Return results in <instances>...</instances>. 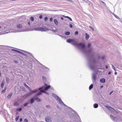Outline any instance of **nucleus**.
Wrapping results in <instances>:
<instances>
[{"label":"nucleus","mask_w":122,"mask_h":122,"mask_svg":"<svg viewBox=\"0 0 122 122\" xmlns=\"http://www.w3.org/2000/svg\"><path fill=\"white\" fill-rule=\"evenodd\" d=\"M45 86H46L45 87H42L39 89L40 92L44 93L45 92L44 91H46L51 88V86L50 85L47 86V84H45Z\"/></svg>","instance_id":"1"},{"label":"nucleus","mask_w":122,"mask_h":122,"mask_svg":"<svg viewBox=\"0 0 122 122\" xmlns=\"http://www.w3.org/2000/svg\"><path fill=\"white\" fill-rule=\"evenodd\" d=\"M78 46H77L80 47L82 48H84L85 46V45L84 44L81 43L78 44Z\"/></svg>","instance_id":"2"},{"label":"nucleus","mask_w":122,"mask_h":122,"mask_svg":"<svg viewBox=\"0 0 122 122\" xmlns=\"http://www.w3.org/2000/svg\"><path fill=\"white\" fill-rule=\"evenodd\" d=\"M45 121L47 122H51V118L48 117H46L45 118Z\"/></svg>","instance_id":"3"},{"label":"nucleus","mask_w":122,"mask_h":122,"mask_svg":"<svg viewBox=\"0 0 122 122\" xmlns=\"http://www.w3.org/2000/svg\"><path fill=\"white\" fill-rule=\"evenodd\" d=\"M36 30H38L41 31H44L45 30V28L41 27H39L36 28Z\"/></svg>","instance_id":"4"},{"label":"nucleus","mask_w":122,"mask_h":122,"mask_svg":"<svg viewBox=\"0 0 122 122\" xmlns=\"http://www.w3.org/2000/svg\"><path fill=\"white\" fill-rule=\"evenodd\" d=\"M27 88H28L29 90L30 91H31V92L32 93H35L36 92H37V90H36L34 91H32L30 90L31 89L30 88L29 86H28L27 85L26 86H25Z\"/></svg>","instance_id":"5"},{"label":"nucleus","mask_w":122,"mask_h":122,"mask_svg":"<svg viewBox=\"0 0 122 122\" xmlns=\"http://www.w3.org/2000/svg\"><path fill=\"white\" fill-rule=\"evenodd\" d=\"M71 44L72 45L76 46H78V44H77V42L74 40H73V41H72Z\"/></svg>","instance_id":"6"},{"label":"nucleus","mask_w":122,"mask_h":122,"mask_svg":"<svg viewBox=\"0 0 122 122\" xmlns=\"http://www.w3.org/2000/svg\"><path fill=\"white\" fill-rule=\"evenodd\" d=\"M100 82L102 83H104L105 82V79L104 78H102L100 80Z\"/></svg>","instance_id":"7"},{"label":"nucleus","mask_w":122,"mask_h":122,"mask_svg":"<svg viewBox=\"0 0 122 122\" xmlns=\"http://www.w3.org/2000/svg\"><path fill=\"white\" fill-rule=\"evenodd\" d=\"M54 22L56 25H58L59 24V22L57 21V20L56 19H55L54 20Z\"/></svg>","instance_id":"8"},{"label":"nucleus","mask_w":122,"mask_h":122,"mask_svg":"<svg viewBox=\"0 0 122 122\" xmlns=\"http://www.w3.org/2000/svg\"><path fill=\"white\" fill-rule=\"evenodd\" d=\"M73 41V39H69L67 40L66 41L68 43H72V41Z\"/></svg>","instance_id":"9"},{"label":"nucleus","mask_w":122,"mask_h":122,"mask_svg":"<svg viewBox=\"0 0 122 122\" xmlns=\"http://www.w3.org/2000/svg\"><path fill=\"white\" fill-rule=\"evenodd\" d=\"M17 27L18 28H21L22 27V25L19 24L17 25Z\"/></svg>","instance_id":"10"},{"label":"nucleus","mask_w":122,"mask_h":122,"mask_svg":"<svg viewBox=\"0 0 122 122\" xmlns=\"http://www.w3.org/2000/svg\"><path fill=\"white\" fill-rule=\"evenodd\" d=\"M85 34H86V37H85L86 39V40H88L89 38V36L86 33Z\"/></svg>","instance_id":"11"},{"label":"nucleus","mask_w":122,"mask_h":122,"mask_svg":"<svg viewBox=\"0 0 122 122\" xmlns=\"http://www.w3.org/2000/svg\"><path fill=\"white\" fill-rule=\"evenodd\" d=\"M93 106L94 108H97L98 106V105L96 103H95L94 104Z\"/></svg>","instance_id":"12"},{"label":"nucleus","mask_w":122,"mask_h":122,"mask_svg":"<svg viewBox=\"0 0 122 122\" xmlns=\"http://www.w3.org/2000/svg\"><path fill=\"white\" fill-rule=\"evenodd\" d=\"M12 50L13 51H15L16 52H17V53H21V54H23V53H22L20 52V51H17V50H15L12 49Z\"/></svg>","instance_id":"13"},{"label":"nucleus","mask_w":122,"mask_h":122,"mask_svg":"<svg viewBox=\"0 0 122 122\" xmlns=\"http://www.w3.org/2000/svg\"><path fill=\"white\" fill-rule=\"evenodd\" d=\"M4 82L3 81H2L1 83V88H3L4 86Z\"/></svg>","instance_id":"14"},{"label":"nucleus","mask_w":122,"mask_h":122,"mask_svg":"<svg viewBox=\"0 0 122 122\" xmlns=\"http://www.w3.org/2000/svg\"><path fill=\"white\" fill-rule=\"evenodd\" d=\"M93 87V85L92 84H91L89 86V89L90 90H91Z\"/></svg>","instance_id":"15"},{"label":"nucleus","mask_w":122,"mask_h":122,"mask_svg":"<svg viewBox=\"0 0 122 122\" xmlns=\"http://www.w3.org/2000/svg\"><path fill=\"white\" fill-rule=\"evenodd\" d=\"M12 95V93H10V94L8 96L7 98H10Z\"/></svg>","instance_id":"16"},{"label":"nucleus","mask_w":122,"mask_h":122,"mask_svg":"<svg viewBox=\"0 0 122 122\" xmlns=\"http://www.w3.org/2000/svg\"><path fill=\"white\" fill-rule=\"evenodd\" d=\"M35 100L38 102H39L41 101V100L38 97L36 98Z\"/></svg>","instance_id":"17"},{"label":"nucleus","mask_w":122,"mask_h":122,"mask_svg":"<svg viewBox=\"0 0 122 122\" xmlns=\"http://www.w3.org/2000/svg\"><path fill=\"white\" fill-rule=\"evenodd\" d=\"M30 102L31 104L32 103L34 102V100L33 98H31L30 100Z\"/></svg>","instance_id":"18"},{"label":"nucleus","mask_w":122,"mask_h":122,"mask_svg":"<svg viewBox=\"0 0 122 122\" xmlns=\"http://www.w3.org/2000/svg\"><path fill=\"white\" fill-rule=\"evenodd\" d=\"M19 105V104L17 102H15L14 104V106H18Z\"/></svg>","instance_id":"19"},{"label":"nucleus","mask_w":122,"mask_h":122,"mask_svg":"<svg viewBox=\"0 0 122 122\" xmlns=\"http://www.w3.org/2000/svg\"><path fill=\"white\" fill-rule=\"evenodd\" d=\"M64 17L65 18H67L69 19L70 20L72 21V20L71 19V18H70V17L68 16H65Z\"/></svg>","instance_id":"20"},{"label":"nucleus","mask_w":122,"mask_h":122,"mask_svg":"<svg viewBox=\"0 0 122 122\" xmlns=\"http://www.w3.org/2000/svg\"><path fill=\"white\" fill-rule=\"evenodd\" d=\"M30 19L32 21H33L34 20V18L32 17H31L30 18Z\"/></svg>","instance_id":"21"},{"label":"nucleus","mask_w":122,"mask_h":122,"mask_svg":"<svg viewBox=\"0 0 122 122\" xmlns=\"http://www.w3.org/2000/svg\"><path fill=\"white\" fill-rule=\"evenodd\" d=\"M70 33L69 31H67L66 32L65 34L66 35H69L70 34Z\"/></svg>","instance_id":"22"},{"label":"nucleus","mask_w":122,"mask_h":122,"mask_svg":"<svg viewBox=\"0 0 122 122\" xmlns=\"http://www.w3.org/2000/svg\"><path fill=\"white\" fill-rule=\"evenodd\" d=\"M6 90V88H5L1 92V93H4L5 92Z\"/></svg>","instance_id":"23"},{"label":"nucleus","mask_w":122,"mask_h":122,"mask_svg":"<svg viewBox=\"0 0 122 122\" xmlns=\"http://www.w3.org/2000/svg\"><path fill=\"white\" fill-rule=\"evenodd\" d=\"M22 110V109L21 108H19L17 109H16V110H17V111L18 110V111H21Z\"/></svg>","instance_id":"24"},{"label":"nucleus","mask_w":122,"mask_h":122,"mask_svg":"<svg viewBox=\"0 0 122 122\" xmlns=\"http://www.w3.org/2000/svg\"><path fill=\"white\" fill-rule=\"evenodd\" d=\"M89 27H90V28H91L92 29V30L93 31L94 30V28H93V27H92V26H89Z\"/></svg>","instance_id":"25"},{"label":"nucleus","mask_w":122,"mask_h":122,"mask_svg":"<svg viewBox=\"0 0 122 122\" xmlns=\"http://www.w3.org/2000/svg\"><path fill=\"white\" fill-rule=\"evenodd\" d=\"M28 104V103H26L24 104V106H25V107L26 106H27Z\"/></svg>","instance_id":"26"},{"label":"nucleus","mask_w":122,"mask_h":122,"mask_svg":"<svg viewBox=\"0 0 122 122\" xmlns=\"http://www.w3.org/2000/svg\"><path fill=\"white\" fill-rule=\"evenodd\" d=\"M115 16L117 19H119V17L117 15H114Z\"/></svg>","instance_id":"27"},{"label":"nucleus","mask_w":122,"mask_h":122,"mask_svg":"<svg viewBox=\"0 0 122 122\" xmlns=\"http://www.w3.org/2000/svg\"><path fill=\"white\" fill-rule=\"evenodd\" d=\"M53 21V18L52 17H51L50 18V22H51Z\"/></svg>","instance_id":"28"},{"label":"nucleus","mask_w":122,"mask_h":122,"mask_svg":"<svg viewBox=\"0 0 122 122\" xmlns=\"http://www.w3.org/2000/svg\"><path fill=\"white\" fill-rule=\"evenodd\" d=\"M48 20V18L47 17H46L45 18L44 20H45L46 21L47 20Z\"/></svg>","instance_id":"29"},{"label":"nucleus","mask_w":122,"mask_h":122,"mask_svg":"<svg viewBox=\"0 0 122 122\" xmlns=\"http://www.w3.org/2000/svg\"><path fill=\"white\" fill-rule=\"evenodd\" d=\"M78 33L77 31H76L75 33V35H77L78 34Z\"/></svg>","instance_id":"30"},{"label":"nucleus","mask_w":122,"mask_h":122,"mask_svg":"<svg viewBox=\"0 0 122 122\" xmlns=\"http://www.w3.org/2000/svg\"><path fill=\"white\" fill-rule=\"evenodd\" d=\"M112 67L114 70L115 71H116V69L115 68V67L113 66V65H112Z\"/></svg>","instance_id":"31"},{"label":"nucleus","mask_w":122,"mask_h":122,"mask_svg":"<svg viewBox=\"0 0 122 122\" xmlns=\"http://www.w3.org/2000/svg\"><path fill=\"white\" fill-rule=\"evenodd\" d=\"M24 122H28V120L27 119H24Z\"/></svg>","instance_id":"32"},{"label":"nucleus","mask_w":122,"mask_h":122,"mask_svg":"<svg viewBox=\"0 0 122 122\" xmlns=\"http://www.w3.org/2000/svg\"><path fill=\"white\" fill-rule=\"evenodd\" d=\"M46 107L47 108H49L50 107V106L49 105H47L46 106Z\"/></svg>","instance_id":"33"},{"label":"nucleus","mask_w":122,"mask_h":122,"mask_svg":"<svg viewBox=\"0 0 122 122\" xmlns=\"http://www.w3.org/2000/svg\"><path fill=\"white\" fill-rule=\"evenodd\" d=\"M42 15H41L40 16L39 18L40 19H41L42 18Z\"/></svg>","instance_id":"34"},{"label":"nucleus","mask_w":122,"mask_h":122,"mask_svg":"<svg viewBox=\"0 0 122 122\" xmlns=\"http://www.w3.org/2000/svg\"><path fill=\"white\" fill-rule=\"evenodd\" d=\"M70 26L71 28H72L73 27V26L71 24H70Z\"/></svg>","instance_id":"35"},{"label":"nucleus","mask_w":122,"mask_h":122,"mask_svg":"<svg viewBox=\"0 0 122 122\" xmlns=\"http://www.w3.org/2000/svg\"><path fill=\"white\" fill-rule=\"evenodd\" d=\"M91 44H90V43L88 44V47H90V46H91Z\"/></svg>","instance_id":"36"},{"label":"nucleus","mask_w":122,"mask_h":122,"mask_svg":"<svg viewBox=\"0 0 122 122\" xmlns=\"http://www.w3.org/2000/svg\"><path fill=\"white\" fill-rule=\"evenodd\" d=\"M41 93H38L37 94V96L39 95H41Z\"/></svg>","instance_id":"37"},{"label":"nucleus","mask_w":122,"mask_h":122,"mask_svg":"<svg viewBox=\"0 0 122 122\" xmlns=\"http://www.w3.org/2000/svg\"><path fill=\"white\" fill-rule=\"evenodd\" d=\"M14 62L15 63H18V62L17 61H14Z\"/></svg>","instance_id":"38"},{"label":"nucleus","mask_w":122,"mask_h":122,"mask_svg":"<svg viewBox=\"0 0 122 122\" xmlns=\"http://www.w3.org/2000/svg\"><path fill=\"white\" fill-rule=\"evenodd\" d=\"M6 81H9V78H6Z\"/></svg>","instance_id":"39"},{"label":"nucleus","mask_w":122,"mask_h":122,"mask_svg":"<svg viewBox=\"0 0 122 122\" xmlns=\"http://www.w3.org/2000/svg\"><path fill=\"white\" fill-rule=\"evenodd\" d=\"M18 119V117H16L15 118V120L17 121Z\"/></svg>","instance_id":"40"},{"label":"nucleus","mask_w":122,"mask_h":122,"mask_svg":"<svg viewBox=\"0 0 122 122\" xmlns=\"http://www.w3.org/2000/svg\"><path fill=\"white\" fill-rule=\"evenodd\" d=\"M24 85L25 86H27V85H26V84L25 83H24Z\"/></svg>","instance_id":"41"},{"label":"nucleus","mask_w":122,"mask_h":122,"mask_svg":"<svg viewBox=\"0 0 122 122\" xmlns=\"http://www.w3.org/2000/svg\"><path fill=\"white\" fill-rule=\"evenodd\" d=\"M59 100H60V103H63V102L60 99Z\"/></svg>","instance_id":"42"},{"label":"nucleus","mask_w":122,"mask_h":122,"mask_svg":"<svg viewBox=\"0 0 122 122\" xmlns=\"http://www.w3.org/2000/svg\"><path fill=\"white\" fill-rule=\"evenodd\" d=\"M22 118H20V121L21 122L22 121Z\"/></svg>","instance_id":"43"},{"label":"nucleus","mask_w":122,"mask_h":122,"mask_svg":"<svg viewBox=\"0 0 122 122\" xmlns=\"http://www.w3.org/2000/svg\"><path fill=\"white\" fill-rule=\"evenodd\" d=\"M28 24L29 25H30V22H28Z\"/></svg>","instance_id":"44"},{"label":"nucleus","mask_w":122,"mask_h":122,"mask_svg":"<svg viewBox=\"0 0 122 122\" xmlns=\"http://www.w3.org/2000/svg\"><path fill=\"white\" fill-rule=\"evenodd\" d=\"M105 58V57L104 56H103L102 57V59H104Z\"/></svg>","instance_id":"45"},{"label":"nucleus","mask_w":122,"mask_h":122,"mask_svg":"<svg viewBox=\"0 0 122 122\" xmlns=\"http://www.w3.org/2000/svg\"><path fill=\"white\" fill-rule=\"evenodd\" d=\"M110 117L111 118H112V117H113V116L112 115H110Z\"/></svg>","instance_id":"46"},{"label":"nucleus","mask_w":122,"mask_h":122,"mask_svg":"<svg viewBox=\"0 0 122 122\" xmlns=\"http://www.w3.org/2000/svg\"><path fill=\"white\" fill-rule=\"evenodd\" d=\"M108 66H106V69H107L108 68Z\"/></svg>","instance_id":"47"},{"label":"nucleus","mask_w":122,"mask_h":122,"mask_svg":"<svg viewBox=\"0 0 122 122\" xmlns=\"http://www.w3.org/2000/svg\"><path fill=\"white\" fill-rule=\"evenodd\" d=\"M113 92V91H112L110 93V95H111V94H112Z\"/></svg>","instance_id":"48"},{"label":"nucleus","mask_w":122,"mask_h":122,"mask_svg":"<svg viewBox=\"0 0 122 122\" xmlns=\"http://www.w3.org/2000/svg\"><path fill=\"white\" fill-rule=\"evenodd\" d=\"M111 73V71H110L108 73V74H110Z\"/></svg>","instance_id":"49"},{"label":"nucleus","mask_w":122,"mask_h":122,"mask_svg":"<svg viewBox=\"0 0 122 122\" xmlns=\"http://www.w3.org/2000/svg\"><path fill=\"white\" fill-rule=\"evenodd\" d=\"M115 75H116V74H117V72H115Z\"/></svg>","instance_id":"50"},{"label":"nucleus","mask_w":122,"mask_h":122,"mask_svg":"<svg viewBox=\"0 0 122 122\" xmlns=\"http://www.w3.org/2000/svg\"><path fill=\"white\" fill-rule=\"evenodd\" d=\"M103 87V86H101V88H102Z\"/></svg>","instance_id":"51"},{"label":"nucleus","mask_w":122,"mask_h":122,"mask_svg":"<svg viewBox=\"0 0 122 122\" xmlns=\"http://www.w3.org/2000/svg\"><path fill=\"white\" fill-rule=\"evenodd\" d=\"M61 19L62 20H63V18L62 17H61Z\"/></svg>","instance_id":"52"},{"label":"nucleus","mask_w":122,"mask_h":122,"mask_svg":"<svg viewBox=\"0 0 122 122\" xmlns=\"http://www.w3.org/2000/svg\"><path fill=\"white\" fill-rule=\"evenodd\" d=\"M1 28V26H0V28Z\"/></svg>","instance_id":"53"},{"label":"nucleus","mask_w":122,"mask_h":122,"mask_svg":"<svg viewBox=\"0 0 122 122\" xmlns=\"http://www.w3.org/2000/svg\"><path fill=\"white\" fill-rule=\"evenodd\" d=\"M93 78H94V79H95V77H94Z\"/></svg>","instance_id":"54"},{"label":"nucleus","mask_w":122,"mask_h":122,"mask_svg":"<svg viewBox=\"0 0 122 122\" xmlns=\"http://www.w3.org/2000/svg\"><path fill=\"white\" fill-rule=\"evenodd\" d=\"M42 77H43V78H44V77L43 76H42Z\"/></svg>","instance_id":"55"}]
</instances>
